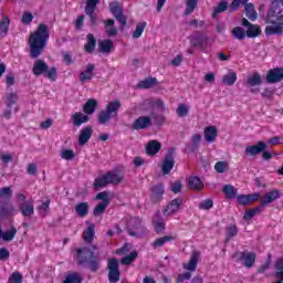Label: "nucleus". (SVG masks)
Returning a JSON list of instances; mask_svg holds the SVG:
<instances>
[{
  "label": "nucleus",
  "mask_w": 283,
  "mask_h": 283,
  "mask_svg": "<svg viewBox=\"0 0 283 283\" xmlns=\"http://www.w3.org/2000/svg\"><path fill=\"white\" fill-rule=\"evenodd\" d=\"M226 235H227V242L231 240V238H235L238 235V226L230 224L228 228H226Z\"/></svg>",
  "instance_id": "8fccbe9b"
},
{
  "label": "nucleus",
  "mask_w": 283,
  "mask_h": 283,
  "mask_svg": "<svg viewBox=\"0 0 283 283\" xmlns=\"http://www.w3.org/2000/svg\"><path fill=\"white\" fill-rule=\"evenodd\" d=\"M180 205H182V198L172 199L164 210V216H174L179 211Z\"/></svg>",
  "instance_id": "f3484780"
},
{
  "label": "nucleus",
  "mask_w": 283,
  "mask_h": 283,
  "mask_svg": "<svg viewBox=\"0 0 283 283\" xmlns=\"http://www.w3.org/2000/svg\"><path fill=\"white\" fill-rule=\"evenodd\" d=\"M158 85V80L156 77H148L144 81H140L138 87L142 90H151V87H156Z\"/></svg>",
  "instance_id": "c9c22d12"
},
{
  "label": "nucleus",
  "mask_w": 283,
  "mask_h": 283,
  "mask_svg": "<svg viewBox=\"0 0 283 283\" xmlns=\"http://www.w3.org/2000/svg\"><path fill=\"white\" fill-rule=\"evenodd\" d=\"M227 10H229V2L227 0H221L212 12L213 19L222 12H227Z\"/></svg>",
  "instance_id": "ea45409f"
},
{
  "label": "nucleus",
  "mask_w": 283,
  "mask_h": 283,
  "mask_svg": "<svg viewBox=\"0 0 283 283\" xmlns=\"http://www.w3.org/2000/svg\"><path fill=\"white\" fill-rule=\"evenodd\" d=\"M175 154H176V148L168 149L161 165V171L164 176L171 174V169H174V166L176 165V160L174 159Z\"/></svg>",
  "instance_id": "9d476101"
},
{
  "label": "nucleus",
  "mask_w": 283,
  "mask_h": 283,
  "mask_svg": "<svg viewBox=\"0 0 283 283\" xmlns=\"http://www.w3.org/2000/svg\"><path fill=\"white\" fill-rule=\"evenodd\" d=\"M126 229L132 238H143L147 233V228L143 224V219L138 217L130 218Z\"/></svg>",
  "instance_id": "39448f33"
},
{
  "label": "nucleus",
  "mask_w": 283,
  "mask_h": 283,
  "mask_svg": "<svg viewBox=\"0 0 283 283\" xmlns=\"http://www.w3.org/2000/svg\"><path fill=\"white\" fill-rule=\"evenodd\" d=\"M243 12L249 21H255L258 19V11H255L253 3L245 2Z\"/></svg>",
  "instance_id": "393cba45"
},
{
  "label": "nucleus",
  "mask_w": 283,
  "mask_h": 283,
  "mask_svg": "<svg viewBox=\"0 0 283 283\" xmlns=\"http://www.w3.org/2000/svg\"><path fill=\"white\" fill-rule=\"evenodd\" d=\"M14 235H17V228L12 227L10 230L2 232V240H4V242H12Z\"/></svg>",
  "instance_id": "3c124183"
},
{
  "label": "nucleus",
  "mask_w": 283,
  "mask_h": 283,
  "mask_svg": "<svg viewBox=\"0 0 283 283\" xmlns=\"http://www.w3.org/2000/svg\"><path fill=\"white\" fill-rule=\"evenodd\" d=\"M232 35L238 41H244V39H247V30L242 27H235L232 30Z\"/></svg>",
  "instance_id": "a18cd8bd"
},
{
  "label": "nucleus",
  "mask_w": 283,
  "mask_h": 283,
  "mask_svg": "<svg viewBox=\"0 0 283 283\" xmlns=\"http://www.w3.org/2000/svg\"><path fill=\"white\" fill-rule=\"evenodd\" d=\"M235 81H238V74H235V72H229L222 77L223 85H228V87L233 86Z\"/></svg>",
  "instance_id": "4c0bfd02"
},
{
  "label": "nucleus",
  "mask_w": 283,
  "mask_h": 283,
  "mask_svg": "<svg viewBox=\"0 0 283 283\" xmlns=\"http://www.w3.org/2000/svg\"><path fill=\"white\" fill-rule=\"evenodd\" d=\"M247 3H249V0H232L229 6V12H235L241 6H245Z\"/></svg>",
  "instance_id": "09e8293b"
},
{
  "label": "nucleus",
  "mask_w": 283,
  "mask_h": 283,
  "mask_svg": "<svg viewBox=\"0 0 283 283\" xmlns=\"http://www.w3.org/2000/svg\"><path fill=\"white\" fill-rule=\"evenodd\" d=\"M94 129L92 128V126H86L84 127L81 132H80V136H78V145L81 147H83V145L87 144L90 138H92V134H93Z\"/></svg>",
  "instance_id": "6ab92c4d"
},
{
  "label": "nucleus",
  "mask_w": 283,
  "mask_h": 283,
  "mask_svg": "<svg viewBox=\"0 0 283 283\" xmlns=\"http://www.w3.org/2000/svg\"><path fill=\"white\" fill-rule=\"evenodd\" d=\"M75 212L77 213L78 218H85L90 213V203L87 202H80L75 206Z\"/></svg>",
  "instance_id": "473e14b6"
},
{
  "label": "nucleus",
  "mask_w": 283,
  "mask_h": 283,
  "mask_svg": "<svg viewBox=\"0 0 283 283\" xmlns=\"http://www.w3.org/2000/svg\"><path fill=\"white\" fill-rule=\"evenodd\" d=\"M96 251H98V247L95 244L76 250L77 263L90 269L92 273H96L101 269V258Z\"/></svg>",
  "instance_id": "7ed1b4c3"
},
{
  "label": "nucleus",
  "mask_w": 283,
  "mask_h": 283,
  "mask_svg": "<svg viewBox=\"0 0 283 283\" xmlns=\"http://www.w3.org/2000/svg\"><path fill=\"white\" fill-rule=\"evenodd\" d=\"M114 117L107 109L101 111L97 117L99 125H107L109 120Z\"/></svg>",
  "instance_id": "c03bdc74"
},
{
  "label": "nucleus",
  "mask_w": 283,
  "mask_h": 283,
  "mask_svg": "<svg viewBox=\"0 0 283 283\" xmlns=\"http://www.w3.org/2000/svg\"><path fill=\"white\" fill-rule=\"evenodd\" d=\"M269 149V145L264 142H258L256 145H251L245 148V156H258Z\"/></svg>",
  "instance_id": "2eb2a0df"
},
{
  "label": "nucleus",
  "mask_w": 283,
  "mask_h": 283,
  "mask_svg": "<svg viewBox=\"0 0 283 283\" xmlns=\"http://www.w3.org/2000/svg\"><path fill=\"white\" fill-rule=\"evenodd\" d=\"M232 258L235 260V262H243L247 269H251V266L255 264V253L253 252H235Z\"/></svg>",
  "instance_id": "6e6552de"
},
{
  "label": "nucleus",
  "mask_w": 283,
  "mask_h": 283,
  "mask_svg": "<svg viewBox=\"0 0 283 283\" xmlns=\"http://www.w3.org/2000/svg\"><path fill=\"white\" fill-rule=\"evenodd\" d=\"M191 48H198L199 50H207L209 44V36L200 31H196L189 36Z\"/></svg>",
  "instance_id": "0eeeda50"
},
{
  "label": "nucleus",
  "mask_w": 283,
  "mask_h": 283,
  "mask_svg": "<svg viewBox=\"0 0 283 283\" xmlns=\"http://www.w3.org/2000/svg\"><path fill=\"white\" fill-rule=\"evenodd\" d=\"M281 197H282V192L277 189H274L265 193V198L261 201V207H266V205H271V202H275V200H277Z\"/></svg>",
  "instance_id": "aec40b11"
},
{
  "label": "nucleus",
  "mask_w": 283,
  "mask_h": 283,
  "mask_svg": "<svg viewBox=\"0 0 283 283\" xmlns=\"http://www.w3.org/2000/svg\"><path fill=\"white\" fill-rule=\"evenodd\" d=\"M107 207H109V205L107 203H98L94 210H93V216H95V218H98V216H103V213H105V209H107Z\"/></svg>",
  "instance_id": "e2e57ef3"
},
{
  "label": "nucleus",
  "mask_w": 283,
  "mask_h": 283,
  "mask_svg": "<svg viewBox=\"0 0 283 283\" xmlns=\"http://www.w3.org/2000/svg\"><path fill=\"white\" fill-rule=\"evenodd\" d=\"M160 149H163V144H160V142L150 140L146 146V154L147 156H156Z\"/></svg>",
  "instance_id": "5701e85b"
},
{
  "label": "nucleus",
  "mask_w": 283,
  "mask_h": 283,
  "mask_svg": "<svg viewBox=\"0 0 283 283\" xmlns=\"http://www.w3.org/2000/svg\"><path fill=\"white\" fill-rule=\"evenodd\" d=\"M260 213H262V206L248 210L243 216V220H253V218L260 216Z\"/></svg>",
  "instance_id": "49530a36"
},
{
  "label": "nucleus",
  "mask_w": 283,
  "mask_h": 283,
  "mask_svg": "<svg viewBox=\"0 0 283 283\" xmlns=\"http://www.w3.org/2000/svg\"><path fill=\"white\" fill-rule=\"evenodd\" d=\"M245 85L250 87L252 94H258L260 88L253 87H259V85H262V75H260V73H253L252 75L248 76Z\"/></svg>",
  "instance_id": "f8f14e48"
},
{
  "label": "nucleus",
  "mask_w": 283,
  "mask_h": 283,
  "mask_svg": "<svg viewBox=\"0 0 283 283\" xmlns=\"http://www.w3.org/2000/svg\"><path fill=\"white\" fill-rule=\"evenodd\" d=\"M174 240H176V237L165 235V237L156 239L151 243V247H153V249H160L161 247H165V244H167V242H174Z\"/></svg>",
  "instance_id": "c756f323"
},
{
  "label": "nucleus",
  "mask_w": 283,
  "mask_h": 283,
  "mask_svg": "<svg viewBox=\"0 0 283 283\" xmlns=\"http://www.w3.org/2000/svg\"><path fill=\"white\" fill-rule=\"evenodd\" d=\"M109 10L116 21H118L120 30H125V27L127 25V15L124 13L123 3L113 1L109 3Z\"/></svg>",
  "instance_id": "423d86ee"
},
{
  "label": "nucleus",
  "mask_w": 283,
  "mask_h": 283,
  "mask_svg": "<svg viewBox=\"0 0 283 283\" xmlns=\"http://www.w3.org/2000/svg\"><path fill=\"white\" fill-rule=\"evenodd\" d=\"M223 193L226 195V198H228L229 200L238 198V190L232 185H226L223 187Z\"/></svg>",
  "instance_id": "37998d69"
},
{
  "label": "nucleus",
  "mask_w": 283,
  "mask_h": 283,
  "mask_svg": "<svg viewBox=\"0 0 283 283\" xmlns=\"http://www.w3.org/2000/svg\"><path fill=\"white\" fill-rule=\"evenodd\" d=\"M153 224L155 227L156 233H163V230L165 229V221H163V218H160V212H156L153 217Z\"/></svg>",
  "instance_id": "7c9ffc66"
},
{
  "label": "nucleus",
  "mask_w": 283,
  "mask_h": 283,
  "mask_svg": "<svg viewBox=\"0 0 283 283\" xmlns=\"http://www.w3.org/2000/svg\"><path fill=\"white\" fill-rule=\"evenodd\" d=\"M192 144L190 146H188L189 151H191V154H195V151H198V149H200V143H202V135L201 134H195L192 135Z\"/></svg>",
  "instance_id": "f704fd0d"
},
{
  "label": "nucleus",
  "mask_w": 283,
  "mask_h": 283,
  "mask_svg": "<svg viewBox=\"0 0 283 283\" xmlns=\"http://www.w3.org/2000/svg\"><path fill=\"white\" fill-rule=\"evenodd\" d=\"M266 83H280L283 81V69H271L265 77Z\"/></svg>",
  "instance_id": "dca6fc26"
},
{
  "label": "nucleus",
  "mask_w": 283,
  "mask_h": 283,
  "mask_svg": "<svg viewBox=\"0 0 283 283\" xmlns=\"http://www.w3.org/2000/svg\"><path fill=\"white\" fill-rule=\"evenodd\" d=\"M198 1L199 0H187L185 17H189V14H192L193 10L198 8Z\"/></svg>",
  "instance_id": "de8ad7c7"
},
{
  "label": "nucleus",
  "mask_w": 283,
  "mask_h": 283,
  "mask_svg": "<svg viewBox=\"0 0 283 283\" xmlns=\"http://www.w3.org/2000/svg\"><path fill=\"white\" fill-rule=\"evenodd\" d=\"M23 282V275L19 272H13L8 280V283H22Z\"/></svg>",
  "instance_id": "69168bd1"
},
{
  "label": "nucleus",
  "mask_w": 283,
  "mask_h": 283,
  "mask_svg": "<svg viewBox=\"0 0 283 283\" xmlns=\"http://www.w3.org/2000/svg\"><path fill=\"white\" fill-rule=\"evenodd\" d=\"M19 101V95L17 93H9L7 96V107H12L13 105L17 104Z\"/></svg>",
  "instance_id": "0e129e2a"
},
{
  "label": "nucleus",
  "mask_w": 283,
  "mask_h": 283,
  "mask_svg": "<svg viewBox=\"0 0 283 283\" xmlns=\"http://www.w3.org/2000/svg\"><path fill=\"white\" fill-rule=\"evenodd\" d=\"M32 72L34 76H41L43 74H46V78H49V81H56V67L52 66L50 69V66H48V63H45V61L43 60L34 61Z\"/></svg>",
  "instance_id": "20e7f679"
},
{
  "label": "nucleus",
  "mask_w": 283,
  "mask_h": 283,
  "mask_svg": "<svg viewBox=\"0 0 283 283\" xmlns=\"http://www.w3.org/2000/svg\"><path fill=\"white\" fill-rule=\"evenodd\" d=\"M214 170L217 171V174H227V171H229V163L218 161L214 165Z\"/></svg>",
  "instance_id": "864d4df0"
},
{
  "label": "nucleus",
  "mask_w": 283,
  "mask_h": 283,
  "mask_svg": "<svg viewBox=\"0 0 283 283\" xmlns=\"http://www.w3.org/2000/svg\"><path fill=\"white\" fill-rule=\"evenodd\" d=\"M86 39H87V43L84 45V50L88 54H92V52H94V50H96V38H94V34L88 33L86 35Z\"/></svg>",
  "instance_id": "72a5a7b5"
},
{
  "label": "nucleus",
  "mask_w": 283,
  "mask_h": 283,
  "mask_svg": "<svg viewBox=\"0 0 283 283\" xmlns=\"http://www.w3.org/2000/svg\"><path fill=\"white\" fill-rule=\"evenodd\" d=\"M213 207V200L206 199L199 203V209H202L203 211H209Z\"/></svg>",
  "instance_id": "774afa93"
},
{
  "label": "nucleus",
  "mask_w": 283,
  "mask_h": 283,
  "mask_svg": "<svg viewBox=\"0 0 283 283\" xmlns=\"http://www.w3.org/2000/svg\"><path fill=\"white\" fill-rule=\"evenodd\" d=\"M96 66L94 64H87L86 70L80 73V83H85V81H92L94 78V70Z\"/></svg>",
  "instance_id": "412c9836"
},
{
  "label": "nucleus",
  "mask_w": 283,
  "mask_h": 283,
  "mask_svg": "<svg viewBox=\"0 0 283 283\" xmlns=\"http://www.w3.org/2000/svg\"><path fill=\"white\" fill-rule=\"evenodd\" d=\"M200 260V252L199 251H193L190 258L189 263L184 264V269H186V271H196V269H198V261Z\"/></svg>",
  "instance_id": "4be33fe9"
},
{
  "label": "nucleus",
  "mask_w": 283,
  "mask_h": 283,
  "mask_svg": "<svg viewBox=\"0 0 283 283\" xmlns=\"http://www.w3.org/2000/svg\"><path fill=\"white\" fill-rule=\"evenodd\" d=\"M99 52L102 54H109L114 50V42L109 39L98 42Z\"/></svg>",
  "instance_id": "c85d7f7f"
},
{
  "label": "nucleus",
  "mask_w": 283,
  "mask_h": 283,
  "mask_svg": "<svg viewBox=\"0 0 283 283\" xmlns=\"http://www.w3.org/2000/svg\"><path fill=\"white\" fill-rule=\"evenodd\" d=\"M96 107H98V101L91 98L83 105V112L86 116H92L96 112Z\"/></svg>",
  "instance_id": "bb28decb"
},
{
  "label": "nucleus",
  "mask_w": 283,
  "mask_h": 283,
  "mask_svg": "<svg viewBox=\"0 0 283 283\" xmlns=\"http://www.w3.org/2000/svg\"><path fill=\"white\" fill-rule=\"evenodd\" d=\"M0 198L2 200H11L12 199V188L4 187L0 189Z\"/></svg>",
  "instance_id": "bf43d9fd"
},
{
  "label": "nucleus",
  "mask_w": 283,
  "mask_h": 283,
  "mask_svg": "<svg viewBox=\"0 0 283 283\" xmlns=\"http://www.w3.org/2000/svg\"><path fill=\"white\" fill-rule=\"evenodd\" d=\"M108 182H107V178L104 176L102 177H97L95 178L94 182H93V187L94 189H101L103 187H107Z\"/></svg>",
  "instance_id": "6e6d98bb"
},
{
  "label": "nucleus",
  "mask_w": 283,
  "mask_h": 283,
  "mask_svg": "<svg viewBox=\"0 0 283 283\" xmlns=\"http://www.w3.org/2000/svg\"><path fill=\"white\" fill-rule=\"evenodd\" d=\"M8 30H10V18L7 15L0 21V36H8Z\"/></svg>",
  "instance_id": "58836bf2"
},
{
  "label": "nucleus",
  "mask_w": 283,
  "mask_h": 283,
  "mask_svg": "<svg viewBox=\"0 0 283 283\" xmlns=\"http://www.w3.org/2000/svg\"><path fill=\"white\" fill-rule=\"evenodd\" d=\"M19 209L24 218H31L34 216V205L30 201H25L19 207Z\"/></svg>",
  "instance_id": "cd10ccee"
},
{
  "label": "nucleus",
  "mask_w": 283,
  "mask_h": 283,
  "mask_svg": "<svg viewBox=\"0 0 283 283\" xmlns=\"http://www.w3.org/2000/svg\"><path fill=\"white\" fill-rule=\"evenodd\" d=\"M96 226L94 223H91L86 230L83 232V240L87 244H92L94 242V237L96 235Z\"/></svg>",
  "instance_id": "b1692460"
},
{
  "label": "nucleus",
  "mask_w": 283,
  "mask_h": 283,
  "mask_svg": "<svg viewBox=\"0 0 283 283\" xmlns=\"http://www.w3.org/2000/svg\"><path fill=\"white\" fill-rule=\"evenodd\" d=\"M136 258H138V252L133 251L129 253V255H126L122 259V264H124L125 266H128V264H132V262H134Z\"/></svg>",
  "instance_id": "052dcab7"
},
{
  "label": "nucleus",
  "mask_w": 283,
  "mask_h": 283,
  "mask_svg": "<svg viewBox=\"0 0 283 283\" xmlns=\"http://www.w3.org/2000/svg\"><path fill=\"white\" fill-rule=\"evenodd\" d=\"M241 25L248 28L245 31L248 39H255L262 34V29L260 25L249 22L247 18H242Z\"/></svg>",
  "instance_id": "9b49d317"
},
{
  "label": "nucleus",
  "mask_w": 283,
  "mask_h": 283,
  "mask_svg": "<svg viewBox=\"0 0 283 283\" xmlns=\"http://www.w3.org/2000/svg\"><path fill=\"white\" fill-rule=\"evenodd\" d=\"M104 176L106 177V182H108V185H118L119 182H123V176L116 172H108Z\"/></svg>",
  "instance_id": "79ce46f5"
},
{
  "label": "nucleus",
  "mask_w": 283,
  "mask_h": 283,
  "mask_svg": "<svg viewBox=\"0 0 283 283\" xmlns=\"http://www.w3.org/2000/svg\"><path fill=\"white\" fill-rule=\"evenodd\" d=\"M71 118L73 120L74 127H81V125H83V123L90 122V115H85L81 112L73 114Z\"/></svg>",
  "instance_id": "a878e982"
},
{
  "label": "nucleus",
  "mask_w": 283,
  "mask_h": 283,
  "mask_svg": "<svg viewBox=\"0 0 283 283\" xmlns=\"http://www.w3.org/2000/svg\"><path fill=\"white\" fill-rule=\"evenodd\" d=\"M275 277L283 281V258L279 259L275 263Z\"/></svg>",
  "instance_id": "13d9d810"
},
{
  "label": "nucleus",
  "mask_w": 283,
  "mask_h": 283,
  "mask_svg": "<svg viewBox=\"0 0 283 283\" xmlns=\"http://www.w3.org/2000/svg\"><path fill=\"white\" fill-rule=\"evenodd\" d=\"M31 21H34V15L32 14V12L25 11L22 15L21 22L23 23V25H30Z\"/></svg>",
  "instance_id": "338daca9"
},
{
  "label": "nucleus",
  "mask_w": 283,
  "mask_h": 283,
  "mask_svg": "<svg viewBox=\"0 0 283 283\" xmlns=\"http://www.w3.org/2000/svg\"><path fill=\"white\" fill-rule=\"evenodd\" d=\"M154 122L151 120L150 116H139L135 119V122L132 124V129H135L136 132L140 129H147L151 127Z\"/></svg>",
  "instance_id": "4468645a"
},
{
  "label": "nucleus",
  "mask_w": 283,
  "mask_h": 283,
  "mask_svg": "<svg viewBox=\"0 0 283 283\" xmlns=\"http://www.w3.org/2000/svg\"><path fill=\"white\" fill-rule=\"evenodd\" d=\"M48 39H50V32L46 24H39L38 29L29 36V54L32 59H39V55L43 54Z\"/></svg>",
  "instance_id": "f03ea898"
},
{
  "label": "nucleus",
  "mask_w": 283,
  "mask_h": 283,
  "mask_svg": "<svg viewBox=\"0 0 283 283\" xmlns=\"http://www.w3.org/2000/svg\"><path fill=\"white\" fill-rule=\"evenodd\" d=\"M165 196V185L157 184L150 188V200L154 205H158Z\"/></svg>",
  "instance_id": "ddd939ff"
},
{
  "label": "nucleus",
  "mask_w": 283,
  "mask_h": 283,
  "mask_svg": "<svg viewBox=\"0 0 283 283\" xmlns=\"http://www.w3.org/2000/svg\"><path fill=\"white\" fill-rule=\"evenodd\" d=\"M122 104L120 99H114L109 102L106 106V109L113 115V116H118V109H120Z\"/></svg>",
  "instance_id": "e433bc0d"
},
{
  "label": "nucleus",
  "mask_w": 283,
  "mask_h": 283,
  "mask_svg": "<svg viewBox=\"0 0 283 283\" xmlns=\"http://www.w3.org/2000/svg\"><path fill=\"white\" fill-rule=\"evenodd\" d=\"M96 6H98V0H86L85 14L96 12Z\"/></svg>",
  "instance_id": "5fc2aeb1"
},
{
  "label": "nucleus",
  "mask_w": 283,
  "mask_h": 283,
  "mask_svg": "<svg viewBox=\"0 0 283 283\" xmlns=\"http://www.w3.org/2000/svg\"><path fill=\"white\" fill-rule=\"evenodd\" d=\"M264 21L271 24L265 28L266 36H280L283 34V1H272Z\"/></svg>",
  "instance_id": "f257e3e1"
},
{
  "label": "nucleus",
  "mask_w": 283,
  "mask_h": 283,
  "mask_svg": "<svg viewBox=\"0 0 283 283\" xmlns=\"http://www.w3.org/2000/svg\"><path fill=\"white\" fill-rule=\"evenodd\" d=\"M188 185L190 189H193V191H200L205 187V182L200 177H190Z\"/></svg>",
  "instance_id": "2f4dec72"
},
{
  "label": "nucleus",
  "mask_w": 283,
  "mask_h": 283,
  "mask_svg": "<svg viewBox=\"0 0 283 283\" xmlns=\"http://www.w3.org/2000/svg\"><path fill=\"white\" fill-rule=\"evenodd\" d=\"M203 138L208 144L216 143V138H218V127L207 126L203 129Z\"/></svg>",
  "instance_id": "a211bd4d"
},
{
  "label": "nucleus",
  "mask_w": 283,
  "mask_h": 283,
  "mask_svg": "<svg viewBox=\"0 0 283 283\" xmlns=\"http://www.w3.org/2000/svg\"><path fill=\"white\" fill-rule=\"evenodd\" d=\"M145 28H147L146 22L138 23L133 32V39H140V36H143V32H145Z\"/></svg>",
  "instance_id": "603ef678"
},
{
  "label": "nucleus",
  "mask_w": 283,
  "mask_h": 283,
  "mask_svg": "<svg viewBox=\"0 0 283 283\" xmlns=\"http://www.w3.org/2000/svg\"><path fill=\"white\" fill-rule=\"evenodd\" d=\"M107 269H108V281L111 283L118 282L120 280V270L118 269V259L116 258L108 259Z\"/></svg>",
  "instance_id": "1a4fd4ad"
},
{
  "label": "nucleus",
  "mask_w": 283,
  "mask_h": 283,
  "mask_svg": "<svg viewBox=\"0 0 283 283\" xmlns=\"http://www.w3.org/2000/svg\"><path fill=\"white\" fill-rule=\"evenodd\" d=\"M14 213V206L10 203L0 205V217L8 218V216H12Z\"/></svg>",
  "instance_id": "a19ab883"
},
{
  "label": "nucleus",
  "mask_w": 283,
  "mask_h": 283,
  "mask_svg": "<svg viewBox=\"0 0 283 283\" xmlns=\"http://www.w3.org/2000/svg\"><path fill=\"white\" fill-rule=\"evenodd\" d=\"M176 113L179 116V118H185V116L189 114V106H187V104L185 103H181L178 105Z\"/></svg>",
  "instance_id": "4d7b16f0"
},
{
  "label": "nucleus",
  "mask_w": 283,
  "mask_h": 283,
  "mask_svg": "<svg viewBox=\"0 0 283 283\" xmlns=\"http://www.w3.org/2000/svg\"><path fill=\"white\" fill-rule=\"evenodd\" d=\"M60 156L62 160H74L76 158V154L72 149L62 150Z\"/></svg>",
  "instance_id": "680f3d73"
}]
</instances>
